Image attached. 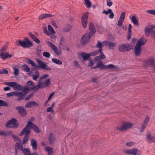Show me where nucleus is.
Listing matches in <instances>:
<instances>
[{
  "label": "nucleus",
  "instance_id": "1",
  "mask_svg": "<svg viewBox=\"0 0 155 155\" xmlns=\"http://www.w3.org/2000/svg\"><path fill=\"white\" fill-rule=\"evenodd\" d=\"M26 84L27 86L23 87L21 85L18 84L17 83L15 82H6L5 83V85L10 86L12 87L14 90L24 91L25 94H27L28 93L29 88L28 86H33L34 85L33 82L31 81H28Z\"/></svg>",
  "mask_w": 155,
  "mask_h": 155
},
{
  "label": "nucleus",
  "instance_id": "2",
  "mask_svg": "<svg viewBox=\"0 0 155 155\" xmlns=\"http://www.w3.org/2000/svg\"><path fill=\"white\" fill-rule=\"evenodd\" d=\"M147 42V39L142 37L139 39L135 47L134 53L135 55L138 56L140 54L141 46L144 45Z\"/></svg>",
  "mask_w": 155,
  "mask_h": 155
},
{
  "label": "nucleus",
  "instance_id": "3",
  "mask_svg": "<svg viewBox=\"0 0 155 155\" xmlns=\"http://www.w3.org/2000/svg\"><path fill=\"white\" fill-rule=\"evenodd\" d=\"M6 95L8 97H11L12 95L15 96H18V98L17 99V101H18L24 99L25 96V94H23L22 92L17 91L8 93L6 94Z\"/></svg>",
  "mask_w": 155,
  "mask_h": 155
},
{
  "label": "nucleus",
  "instance_id": "4",
  "mask_svg": "<svg viewBox=\"0 0 155 155\" xmlns=\"http://www.w3.org/2000/svg\"><path fill=\"white\" fill-rule=\"evenodd\" d=\"M30 127L36 133H38L40 132V131L38 126L33 124L31 122L28 121V124L23 129V131L22 133H23L25 130H27L28 129H29V131L30 132L31 129Z\"/></svg>",
  "mask_w": 155,
  "mask_h": 155
},
{
  "label": "nucleus",
  "instance_id": "5",
  "mask_svg": "<svg viewBox=\"0 0 155 155\" xmlns=\"http://www.w3.org/2000/svg\"><path fill=\"white\" fill-rule=\"evenodd\" d=\"M17 120L15 118H12L11 120L8 121L6 123L5 126L7 127L8 128H17L18 125L17 123Z\"/></svg>",
  "mask_w": 155,
  "mask_h": 155
},
{
  "label": "nucleus",
  "instance_id": "6",
  "mask_svg": "<svg viewBox=\"0 0 155 155\" xmlns=\"http://www.w3.org/2000/svg\"><path fill=\"white\" fill-rule=\"evenodd\" d=\"M88 16V13L85 12L81 18V22L83 27L84 28H86L87 27V19Z\"/></svg>",
  "mask_w": 155,
  "mask_h": 155
},
{
  "label": "nucleus",
  "instance_id": "7",
  "mask_svg": "<svg viewBox=\"0 0 155 155\" xmlns=\"http://www.w3.org/2000/svg\"><path fill=\"white\" fill-rule=\"evenodd\" d=\"M36 61L40 65V67L42 69L47 71L51 70V68L46 63L43 62L42 61L38 59H37Z\"/></svg>",
  "mask_w": 155,
  "mask_h": 155
},
{
  "label": "nucleus",
  "instance_id": "8",
  "mask_svg": "<svg viewBox=\"0 0 155 155\" xmlns=\"http://www.w3.org/2000/svg\"><path fill=\"white\" fill-rule=\"evenodd\" d=\"M23 131V129L19 135L20 136L24 134H25V136L23 138V144H25L28 140V137L29 134H30V131L29 129H28L27 130H25L22 133Z\"/></svg>",
  "mask_w": 155,
  "mask_h": 155
},
{
  "label": "nucleus",
  "instance_id": "9",
  "mask_svg": "<svg viewBox=\"0 0 155 155\" xmlns=\"http://www.w3.org/2000/svg\"><path fill=\"white\" fill-rule=\"evenodd\" d=\"M118 49L120 52H125L130 51L131 48L129 44H124L120 45Z\"/></svg>",
  "mask_w": 155,
  "mask_h": 155
},
{
  "label": "nucleus",
  "instance_id": "10",
  "mask_svg": "<svg viewBox=\"0 0 155 155\" xmlns=\"http://www.w3.org/2000/svg\"><path fill=\"white\" fill-rule=\"evenodd\" d=\"M132 124L129 122H125L122 125L118 127L117 129L120 131H124L131 127Z\"/></svg>",
  "mask_w": 155,
  "mask_h": 155
},
{
  "label": "nucleus",
  "instance_id": "11",
  "mask_svg": "<svg viewBox=\"0 0 155 155\" xmlns=\"http://www.w3.org/2000/svg\"><path fill=\"white\" fill-rule=\"evenodd\" d=\"M154 60L153 57H151L147 59L143 62L144 65L146 67L153 66L154 65Z\"/></svg>",
  "mask_w": 155,
  "mask_h": 155
},
{
  "label": "nucleus",
  "instance_id": "12",
  "mask_svg": "<svg viewBox=\"0 0 155 155\" xmlns=\"http://www.w3.org/2000/svg\"><path fill=\"white\" fill-rule=\"evenodd\" d=\"M46 42L54 51L56 55H59L61 54V51L58 49L57 48L53 43L49 41H46Z\"/></svg>",
  "mask_w": 155,
  "mask_h": 155
},
{
  "label": "nucleus",
  "instance_id": "13",
  "mask_svg": "<svg viewBox=\"0 0 155 155\" xmlns=\"http://www.w3.org/2000/svg\"><path fill=\"white\" fill-rule=\"evenodd\" d=\"M18 42L20 45L24 48H28L33 46V44L31 41L26 42L20 40L18 41Z\"/></svg>",
  "mask_w": 155,
  "mask_h": 155
},
{
  "label": "nucleus",
  "instance_id": "14",
  "mask_svg": "<svg viewBox=\"0 0 155 155\" xmlns=\"http://www.w3.org/2000/svg\"><path fill=\"white\" fill-rule=\"evenodd\" d=\"M92 36H91V35L88 33H86L84 35L81 40V42L82 44H84L87 43L89 40L91 38Z\"/></svg>",
  "mask_w": 155,
  "mask_h": 155
},
{
  "label": "nucleus",
  "instance_id": "15",
  "mask_svg": "<svg viewBox=\"0 0 155 155\" xmlns=\"http://www.w3.org/2000/svg\"><path fill=\"white\" fill-rule=\"evenodd\" d=\"M15 109L18 110V112L21 117H24L26 115V110L22 107L17 106L15 107Z\"/></svg>",
  "mask_w": 155,
  "mask_h": 155
},
{
  "label": "nucleus",
  "instance_id": "16",
  "mask_svg": "<svg viewBox=\"0 0 155 155\" xmlns=\"http://www.w3.org/2000/svg\"><path fill=\"white\" fill-rule=\"evenodd\" d=\"M41 83V85L42 88H46L49 87L51 84V81L50 78L46 79L45 80H42L41 81H39Z\"/></svg>",
  "mask_w": 155,
  "mask_h": 155
},
{
  "label": "nucleus",
  "instance_id": "17",
  "mask_svg": "<svg viewBox=\"0 0 155 155\" xmlns=\"http://www.w3.org/2000/svg\"><path fill=\"white\" fill-rule=\"evenodd\" d=\"M125 12H122L120 15V17L119 18L117 23V25L119 27H121L122 25V23L125 17Z\"/></svg>",
  "mask_w": 155,
  "mask_h": 155
},
{
  "label": "nucleus",
  "instance_id": "18",
  "mask_svg": "<svg viewBox=\"0 0 155 155\" xmlns=\"http://www.w3.org/2000/svg\"><path fill=\"white\" fill-rule=\"evenodd\" d=\"M89 29L90 32L88 33L90 34L91 36H93L95 32V30L94 25V24L92 22H90L89 24Z\"/></svg>",
  "mask_w": 155,
  "mask_h": 155
},
{
  "label": "nucleus",
  "instance_id": "19",
  "mask_svg": "<svg viewBox=\"0 0 155 155\" xmlns=\"http://www.w3.org/2000/svg\"><path fill=\"white\" fill-rule=\"evenodd\" d=\"M103 43L104 45H106V46L108 45L109 49H111L116 45V44L115 42H112L108 41H104Z\"/></svg>",
  "mask_w": 155,
  "mask_h": 155
},
{
  "label": "nucleus",
  "instance_id": "20",
  "mask_svg": "<svg viewBox=\"0 0 155 155\" xmlns=\"http://www.w3.org/2000/svg\"><path fill=\"white\" fill-rule=\"evenodd\" d=\"M38 105V104L34 101H31L28 102V103L26 104L25 107L26 108H28L30 107H32L33 106L36 107Z\"/></svg>",
  "mask_w": 155,
  "mask_h": 155
},
{
  "label": "nucleus",
  "instance_id": "21",
  "mask_svg": "<svg viewBox=\"0 0 155 155\" xmlns=\"http://www.w3.org/2000/svg\"><path fill=\"white\" fill-rule=\"evenodd\" d=\"M137 149L134 148L132 149L126 150L125 153L127 154L136 155L137 153Z\"/></svg>",
  "mask_w": 155,
  "mask_h": 155
},
{
  "label": "nucleus",
  "instance_id": "22",
  "mask_svg": "<svg viewBox=\"0 0 155 155\" xmlns=\"http://www.w3.org/2000/svg\"><path fill=\"white\" fill-rule=\"evenodd\" d=\"M45 150L48 152V155H53L54 149L48 146H46L44 148Z\"/></svg>",
  "mask_w": 155,
  "mask_h": 155
},
{
  "label": "nucleus",
  "instance_id": "23",
  "mask_svg": "<svg viewBox=\"0 0 155 155\" xmlns=\"http://www.w3.org/2000/svg\"><path fill=\"white\" fill-rule=\"evenodd\" d=\"M0 56V58L3 60H5L8 58H11L12 56L11 54H9L8 52L5 53H2Z\"/></svg>",
  "mask_w": 155,
  "mask_h": 155
},
{
  "label": "nucleus",
  "instance_id": "24",
  "mask_svg": "<svg viewBox=\"0 0 155 155\" xmlns=\"http://www.w3.org/2000/svg\"><path fill=\"white\" fill-rule=\"evenodd\" d=\"M31 145L33 149L34 150H36L37 149V143L35 140L34 139H31L30 140Z\"/></svg>",
  "mask_w": 155,
  "mask_h": 155
},
{
  "label": "nucleus",
  "instance_id": "25",
  "mask_svg": "<svg viewBox=\"0 0 155 155\" xmlns=\"http://www.w3.org/2000/svg\"><path fill=\"white\" fill-rule=\"evenodd\" d=\"M147 140L150 143H155V137H152L149 133L147 135Z\"/></svg>",
  "mask_w": 155,
  "mask_h": 155
},
{
  "label": "nucleus",
  "instance_id": "26",
  "mask_svg": "<svg viewBox=\"0 0 155 155\" xmlns=\"http://www.w3.org/2000/svg\"><path fill=\"white\" fill-rule=\"evenodd\" d=\"M100 55L97 56L94 58V61H99L101 59H104L106 58V56L104 55L102 51L100 52Z\"/></svg>",
  "mask_w": 155,
  "mask_h": 155
},
{
  "label": "nucleus",
  "instance_id": "27",
  "mask_svg": "<svg viewBox=\"0 0 155 155\" xmlns=\"http://www.w3.org/2000/svg\"><path fill=\"white\" fill-rule=\"evenodd\" d=\"M29 35L36 43L37 44L40 43V41L34 35L30 33H29Z\"/></svg>",
  "mask_w": 155,
  "mask_h": 155
},
{
  "label": "nucleus",
  "instance_id": "28",
  "mask_svg": "<svg viewBox=\"0 0 155 155\" xmlns=\"http://www.w3.org/2000/svg\"><path fill=\"white\" fill-rule=\"evenodd\" d=\"M152 30L153 29H152L151 28H148L147 27L145 28L144 32L147 37H148L149 36L150 33H151Z\"/></svg>",
  "mask_w": 155,
  "mask_h": 155
},
{
  "label": "nucleus",
  "instance_id": "29",
  "mask_svg": "<svg viewBox=\"0 0 155 155\" xmlns=\"http://www.w3.org/2000/svg\"><path fill=\"white\" fill-rule=\"evenodd\" d=\"M81 56L83 58L84 60H86L88 59L90 57V54L85 52H82L81 54Z\"/></svg>",
  "mask_w": 155,
  "mask_h": 155
},
{
  "label": "nucleus",
  "instance_id": "30",
  "mask_svg": "<svg viewBox=\"0 0 155 155\" xmlns=\"http://www.w3.org/2000/svg\"><path fill=\"white\" fill-rule=\"evenodd\" d=\"M40 88H42L41 85V83H40L39 81L38 84L37 85L34 86L32 87L31 88L32 90H34L36 91H38Z\"/></svg>",
  "mask_w": 155,
  "mask_h": 155
},
{
  "label": "nucleus",
  "instance_id": "31",
  "mask_svg": "<svg viewBox=\"0 0 155 155\" xmlns=\"http://www.w3.org/2000/svg\"><path fill=\"white\" fill-rule=\"evenodd\" d=\"M55 139L54 136L52 133H50L49 137V140L50 143L51 144H52L55 141Z\"/></svg>",
  "mask_w": 155,
  "mask_h": 155
},
{
  "label": "nucleus",
  "instance_id": "32",
  "mask_svg": "<svg viewBox=\"0 0 155 155\" xmlns=\"http://www.w3.org/2000/svg\"><path fill=\"white\" fill-rule=\"evenodd\" d=\"M22 69L25 72H28L30 71V68L27 65L24 64L22 66Z\"/></svg>",
  "mask_w": 155,
  "mask_h": 155
},
{
  "label": "nucleus",
  "instance_id": "33",
  "mask_svg": "<svg viewBox=\"0 0 155 155\" xmlns=\"http://www.w3.org/2000/svg\"><path fill=\"white\" fill-rule=\"evenodd\" d=\"M106 45H104V43H103V41L101 42L99 41H97V45H95L96 47H98L99 48V49L100 50L101 49V51L102 50V47L103 46H105Z\"/></svg>",
  "mask_w": 155,
  "mask_h": 155
},
{
  "label": "nucleus",
  "instance_id": "34",
  "mask_svg": "<svg viewBox=\"0 0 155 155\" xmlns=\"http://www.w3.org/2000/svg\"><path fill=\"white\" fill-rule=\"evenodd\" d=\"M48 28L49 33H50V35L55 34V32L53 28L50 25L48 26Z\"/></svg>",
  "mask_w": 155,
  "mask_h": 155
},
{
  "label": "nucleus",
  "instance_id": "35",
  "mask_svg": "<svg viewBox=\"0 0 155 155\" xmlns=\"http://www.w3.org/2000/svg\"><path fill=\"white\" fill-rule=\"evenodd\" d=\"M97 65L99 68H101V69H104L106 68V65L104 64L101 61H98Z\"/></svg>",
  "mask_w": 155,
  "mask_h": 155
},
{
  "label": "nucleus",
  "instance_id": "36",
  "mask_svg": "<svg viewBox=\"0 0 155 155\" xmlns=\"http://www.w3.org/2000/svg\"><path fill=\"white\" fill-rule=\"evenodd\" d=\"M100 52H101V49L100 50H95L93 52L90 53V56H94L99 53Z\"/></svg>",
  "mask_w": 155,
  "mask_h": 155
},
{
  "label": "nucleus",
  "instance_id": "37",
  "mask_svg": "<svg viewBox=\"0 0 155 155\" xmlns=\"http://www.w3.org/2000/svg\"><path fill=\"white\" fill-rule=\"evenodd\" d=\"M35 74L32 75V76L33 79L35 81H36L37 78L39 76V72L37 71H35Z\"/></svg>",
  "mask_w": 155,
  "mask_h": 155
},
{
  "label": "nucleus",
  "instance_id": "38",
  "mask_svg": "<svg viewBox=\"0 0 155 155\" xmlns=\"http://www.w3.org/2000/svg\"><path fill=\"white\" fill-rule=\"evenodd\" d=\"M52 61L54 63L58 65H61L62 64V62L61 61L56 58H53L52 59Z\"/></svg>",
  "mask_w": 155,
  "mask_h": 155
},
{
  "label": "nucleus",
  "instance_id": "39",
  "mask_svg": "<svg viewBox=\"0 0 155 155\" xmlns=\"http://www.w3.org/2000/svg\"><path fill=\"white\" fill-rule=\"evenodd\" d=\"M130 20L134 24L136 25H138V21L137 19L136 18L135 16H132Z\"/></svg>",
  "mask_w": 155,
  "mask_h": 155
},
{
  "label": "nucleus",
  "instance_id": "40",
  "mask_svg": "<svg viewBox=\"0 0 155 155\" xmlns=\"http://www.w3.org/2000/svg\"><path fill=\"white\" fill-rule=\"evenodd\" d=\"M8 104L4 100L0 99V106L8 107Z\"/></svg>",
  "mask_w": 155,
  "mask_h": 155
},
{
  "label": "nucleus",
  "instance_id": "41",
  "mask_svg": "<svg viewBox=\"0 0 155 155\" xmlns=\"http://www.w3.org/2000/svg\"><path fill=\"white\" fill-rule=\"evenodd\" d=\"M15 146H16V147L18 148V149H19L21 151H22L24 149L23 148V146L21 144V143H20L19 142L17 143Z\"/></svg>",
  "mask_w": 155,
  "mask_h": 155
},
{
  "label": "nucleus",
  "instance_id": "42",
  "mask_svg": "<svg viewBox=\"0 0 155 155\" xmlns=\"http://www.w3.org/2000/svg\"><path fill=\"white\" fill-rule=\"evenodd\" d=\"M23 153L25 155H28L30 153V150L26 148H25L22 150Z\"/></svg>",
  "mask_w": 155,
  "mask_h": 155
},
{
  "label": "nucleus",
  "instance_id": "43",
  "mask_svg": "<svg viewBox=\"0 0 155 155\" xmlns=\"http://www.w3.org/2000/svg\"><path fill=\"white\" fill-rule=\"evenodd\" d=\"M85 4L87 5L86 7L87 8H90L91 6V2L89 0H84Z\"/></svg>",
  "mask_w": 155,
  "mask_h": 155
},
{
  "label": "nucleus",
  "instance_id": "44",
  "mask_svg": "<svg viewBox=\"0 0 155 155\" xmlns=\"http://www.w3.org/2000/svg\"><path fill=\"white\" fill-rule=\"evenodd\" d=\"M150 117H149L148 116H147L145 117V120L143 121V124L147 126V124L149 122V121L150 120Z\"/></svg>",
  "mask_w": 155,
  "mask_h": 155
},
{
  "label": "nucleus",
  "instance_id": "45",
  "mask_svg": "<svg viewBox=\"0 0 155 155\" xmlns=\"http://www.w3.org/2000/svg\"><path fill=\"white\" fill-rule=\"evenodd\" d=\"M12 136L15 140L18 141L20 143H21V140L17 136L14 135H12Z\"/></svg>",
  "mask_w": 155,
  "mask_h": 155
},
{
  "label": "nucleus",
  "instance_id": "46",
  "mask_svg": "<svg viewBox=\"0 0 155 155\" xmlns=\"http://www.w3.org/2000/svg\"><path fill=\"white\" fill-rule=\"evenodd\" d=\"M14 74L15 76H17L19 74V71L18 68H14Z\"/></svg>",
  "mask_w": 155,
  "mask_h": 155
},
{
  "label": "nucleus",
  "instance_id": "47",
  "mask_svg": "<svg viewBox=\"0 0 155 155\" xmlns=\"http://www.w3.org/2000/svg\"><path fill=\"white\" fill-rule=\"evenodd\" d=\"M34 94V93L33 92H32L28 96L25 98V100L26 101L29 100L33 96Z\"/></svg>",
  "mask_w": 155,
  "mask_h": 155
},
{
  "label": "nucleus",
  "instance_id": "48",
  "mask_svg": "<svg viewBox=\"0 0 155 155\" xmlns=\"http://www.w3.org/2000/svg\"><path fill=\"white\" fill-rule=\"evenodd\" d=\"M43 56L45 58H48L50 57L51 54L48 52H44L43 54Z\"/></svg>",
  "mask_w": 155,
  "mask_h": 155
},
{
  "label": "nucleus",
  "instance_id": "49",
  "mask_svg": "<svg viewBox=\"0 0 155 155\" xmlns=\"http://www.w3.org/2000/svg\"><path fill=\"white\" fill-rule=\"evenodd\" d=\"M27 61L28 62V63L31 64L32 66H33V67H35L36 66V65L35 64L32 60H31L30 59H28L27 60Z\"/></svg>",
  "mask_w": 155,
  "mask_h": 155
},
{
  "label": "nucleus",
  "instance_id": "50",
  "mask_svg": "<svg viewBox=\"0 0 155 155\" xmlns=\"http://www.w3.org/2000/svg\"><path fill=\"white\" fill-rule=\"evenodd\" d=\"M49 75L48 74H45L43 75L42 77H40V79L39 80V81H41L42 80H43V79L46 78H47Z\"/></svg>",
  "mask_w": 155,
  "mask_h": 155
},
{
  "label": "nucleus",
  "instance_id": "51",
  "mask_svg": "<svg viewBox=\"0 0 155 155\" xmlns=\"http://www.w3.org/2000/svg\"><path fill=\"white\" fill-rule=\"evenodd\" d=\"M111 11L112 10L111 9H108L107 11L105 10L102 12V13L103 14H105L106 15H108L109 14H110V13L111 12Z\"/></svg>",
  "mask_w": 155,
  "mask_h": 155
},
{
  "label": "nucleus",
  "instance_id": "52",
  "mask_svg": "<svg viewBox=\"0 0 155 155\" xmlns=\"http://www.w3.org/2000/svg\"><path fill=\"white\" fill-rule=\"evenodd\" d=\"M9 134L8 132L6 131H0V135H3L5 136H7Z\"/></svg>",
  "mask_w": 155,
  "mask_h": 155
},
{
  "label": "nucleus",
  "instance_id": "53",
  "mask_svg": "<svg viewBox=\"0 0 155 155\" xmlns=\"http://www.w3.org/2000/svg\"><path fill=\"white\" fill-rule=\"evenodd\" d=\"M147 12L150 14L155 15V10H149L147 11Z\"/></svg>",
  "mask_w": 155,
  "mask_h": 155
},
{
  "label": "nucleus",
  "instance_id": "54",
  "mask_svg": "<svg viewBox=\"0 0 155 155\" xmlns=\"http://www.w3.org/2000/svg\"><path fill=\"white\" fill-rule=\"evenodd\" d=\"M134 144V143L132 142H130L126 143V146L129 147H130L133 146Z\"/></svg>",
  "mask_w": 155,
  "mask_h": 155
},
{
  "label": "nucleus",
  "instance_id": "55",
  "mask_svg": "<svg viewBox=\"0 0 155 155\" xmlns=\"http://www.w3.org/2000/svg\"><path fill=\"white\" fill-rule=\"evenodd\" d=\"M106 68H109L110 69L114 68L116 67L113 65V64H110L107 66L106 65Z\"/></svg>",
  "mask_w": 155,
  "mask_h": 155
},
{
  "label": "nucleus",
  "instance_id": "56",
  "mask_svg": "<svg viewBox=\"0 0 155 155\" xmlns=\"http://www.w3.org/2000/svg\"><path fill=\"white\" fill-rule=\"evenodd\" d=\"M110 1L111 0H107L106 1L107 5L109 7L111 6L113 4L112 2H111Z\"/></svg>",
  "mask_w": 155,
  "mask_h": 155
},
{
  "label": "nucleus",
  "instance_id": "57",
  "mask_svg": "<svg viewBox=\"0 0 155 155\" xmlns=\"http://www.w3.org/2000/svg\"><path fill=\"white\" fill-rule=\"evenodd\" d=\"M146 125L143 124L140 130V132H142L145 130Z\"/></svg>",
  "mask_w": 155,
  "mask_h": 155
},
{
  "label": "nucleus",
  "instance_id": "58",
  "mask_svg": "<svg viewBox=\"0 0 155 155\" xmlns=\"http://www.w3.org/2000/svg\"><path fill=\"white\" fill-rule=\"evenodd\" d=\"M70 29V27H68L64 28L63 29V31L64 32H67Z\"/></svg>",
  "mask_w": 155,
  "mask_h": 155
},
{
  "label": "nucleus",
  "instance_id": "59",
  "mask_svg": "<svg viewBox=\"0 0 155 155\" xmlns=\"http://www.w3.org/2000/svg\"><path fill=\"white\" fill-rule=\"evenodd\" d=\"M47 112H51L52 113L54 112V111L53 110V108H52V107H48L47 110Z\"/></svg>",
  "mask_w": 155,
  "mask_h": 155
},
{
  "label": "nucleus",
  "instance_id": "60",
  "mask_svg": "<svg viewBox=\"0 0 155 155\" xmlns=\"http://www.w3.org/2000/svg\"><path fill=\"white\" fill-rule=\"evenodd\" d=\"M44 15L45 16V18H47L53 16L52 15L49 14H44Z\"/></svg>",
  "mask_w": 155,
  "mask_h": 155
},
{
  "label": "nucleus",
  "instance_id": "61",
  "mask_svg": "<svg viewBox=\"0 0 155 155\" xmlns=\"http://www.w3.org/2000/svg\"><path fill=\"white\" fill-rule=\"evenodd\" d=\"M110 15H109L108 17L110 19H112L114 17V14L112 12V11H111V12L110 13Z\"/></svg>",
  "mask_w": 155,
  "mask_h": 155
},
{
  "label": "nucleus",
  "instance_id": "62",
  "mask_svg": "<svg viewBox=\"0 0 155 155\" xmlns=\"http://www.w3.org/2000/svg\"><path fill=\"white\" fill-rule=\"evenodd\" d=\"M54 94L55 93L54 92H53L50 94L48 97V101H49L51 99Z\"/></svg>",
  "mask_w": 155,
  "mask_h": 155
},
{
  "label": "nucleus",
  "instance_id": "63",
  "mask_svg": "<svg viewBox=\"0 0 155 155\" xmlns=\"http://www.w3.org/2000/svg\"><path fill=\"white\" fill-rule=\"evenodd\" d=\"M44 32L48 35L49 36L50 35V33H49V32H48L47 29L46 28H44Z\"/></svg>",
  "mask_w": 155,
  "mask_h": 155
},
{
  "label": "nucleus",
  "instance_id": "64",
  "mask_svg": "<svg viewBox=\"0 0 155 155\" xmlns=\"http://www.w3.org/2000/svg\"><path fill=\"white\" fill-rule=\"evenodd\" d=\"M151 35L155 38V31L152 30L151 33Z\"/></svg>",
  "mask_w": 155,
  "mask_h": 155
}]
</instances>
